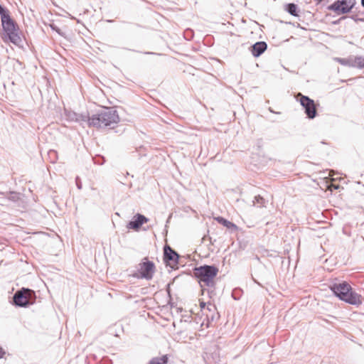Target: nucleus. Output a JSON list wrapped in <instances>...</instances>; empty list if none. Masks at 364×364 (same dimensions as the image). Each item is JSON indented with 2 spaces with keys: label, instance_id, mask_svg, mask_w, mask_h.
I'll return each instance as SVG.
<instances>
[{
  "label": "nucleus",
  "instance_id": "22",
  "mask_svg": "<svg viewBox=\"0 0 364 364\" xmlns=\"http://www.w3.org/2000/svg\"><path fill=\"white\" fill-rule=\"evenodd\" d=\"M346 4H348V6H351V9H353V7L354 6V5L355 4L356 1L355 0H345Z\"/></svg>",
  "mask_w": 364,
  "mask_h": 364
},
{
  "label": "nucleus",
  "instance_id": "27",
  "mask_svg": "<svg viewBox=\"0 0 364 364\" xmlns=\"http://www.w3.org/2000/svg\"><path fill=\"white\" fill-rule=\"evenodd\" d=\"M361 5L364 8V0H361Z\"/></svg>",
  "mask_w": 364,
  "mask_h": 364
},
{
  "label": "nucleus",
  "instance_id": "18",
  "mask_svg": "<svg viewBox=\"0 0 364 364\" xmlns=\"http://www.w3.org/2000/svg\"><path fill=\"white\" fill-rule=\"evenodd\" d=\"M287 11L292 16H297V6L294 4H288L287 6Z\"/></svg>",
  "mask_w": 364,
  "mask_h": 364
},
{
  "label": "nucleus",
  "instance_id": "1",
  "mask_svg": "<svg viewBox=\"0 0 364 364\" xmlns=\"http://www.w3.org/2000/svg\"><path fill=\"white\" fill-rule=\"evenodd\" d=\"M82 120L87 121L90 127L104 128L117 124L119 117L117 110L112 107H106L92 117L81 116Z\"/></svg>",
  "mask_w": 364,
  "mask_h": 364
},
{
  "label": "nucleus",
  "instance_id": "28",
  "mask_svg": "<svg viewBox=\"0 0 364 364\" xmlns=\"http://www.w3.org/2000/svg\"><path fill=\"white\" fill-rule=\"evenodd\" d=\"M359 20L361 21H364L363 18H360Z\"/></svg>",
  "mask_w": 364,
  "mask_h": 364
},
{
  "label": "nucleus",
  "instance_id": "7",
  "mask_svg": "<svg viewBox=\"0 0 364 364\" xmlns=\"http://www.w3.org/2000/svg\"><path fill=\"white\" fill-rule=\"evenodd\" d=\"M300 102L305 109V113L309 119H314L316 115V109L313 100L306 96H301Z\"/></svg>",
  "mask_w": 364,
  "mask_h": 364
},
{
  "label": "nucleus",
  "instance_id": "11",
  "mask_svg": "<svg viewBox=\"0 0 364 364\" xmlns=\"http://www.w3.org/2000/svg\"><path fill=\"white\" fill-rule=\"evenodd\" d=\"M267 48V45L265 42H257L252 46V54L255 57H259L266 50Z\"/></svg>",
  "mask_w": 364,
  "mask_h": 364
},
{
  "label": "nucleus",
  "instance_id": "20",
  "mask_svg": "<svg viewBox=\"0 0 364 364\" xmlns=\"http://www.w3.org/2000/svg\"><path fill=\"white\" fill-rule=\"evenodd\" d=\"M6 198L9 200L16 202L18 201L20 198V195L18 193L11 191L6 195Z\"/></svg>",
  "mask_w": 364,
  "mask_h": 364
},
{
  "label": "nucleus",
  "instance_id": "24",
  "mask_svg": "<svg viewBox=\"0 0 364 364\" xmlns=\"http://www.w3.org/2000/svg\"><path fill=\"white\" fill-rule=\"evenodd\" d=\"M4 354V350L1 348H0V358L3 357Z\"/></svg>",
  "mask_w": 364,
  "mask_h": 364
},
{
  "label": "nucleus",
  "instance_id": "14",
  "mask_svg": "<svg viewBox=\"0 0 364 364\" xmlns=\"http://www.w3.org/2000/svg\"><path fill=\"white\" fill-rule=\"evenodd\" d=\"M215 220L223 226L230 228V229H235L236 230L237 228V225L234 223H231L230 221L225 219L223 217H217L215 218Z\"/></svg>",
  "mask_w": 364,
  "mask_h": 364
},
{
  "label": "nucleus",
  "instance_id": "21",
  "mask_svg": "<svg viewBox=\"0 0 364 364\" xmlns=\"http://www.w3.org/2000/svg\"><path fill=\"white\" fill-rule=\"evenodd\" d=\"M52 30L56 31L59 35L64 36L63 33L61 32L60 29L57 27L55 24H50V25Z\"/></svg>",
  "mask_w": 364,
  "mask_h": 364
},
{
  "label": "nucleus",
  "instance_id": "9",
  "mask_svg": "<svg viewBox=\"0 0 364 364\" xmlns=\"http://www.w3.org/2000/svg\"><path fill=\"white\" fill-rule=\"evenodd\" d=\"M329 9L336 11L338 14H347L351 10V6H348L346 1H337L329 6Z\"/></svg>",
  "mask_w": 364,
  "mask_h": 364
},
{
  "label": "nucleus",
  "instance_id": "23",
  "mask_svg": "<svg viewBox=\"0 0 364 364\" xmlns=\"http://www.w3.org/2000/svg\"><path fill=\"white\" fill-rule=\"evenodd\" d=\"M200 309H201V311H203V313H205L206 312V306H207V304H205V302H200Z\"/></svg>",
  "mask_w": 364,
  "mask_h": 364
},
{
  "label": "nucleus",
  "instance_id": "2",
  "mask_svg": "<svg viewBox=\"0 0 364 364\" xmlns=\"http://www.w3.org/2000/svg\"><path fill=\"white\" fill-rule=\"evenodd\" d=\"M330 288L336 296L350 304L356 305L362 303L361 296L353 292L350 285L346 282L335 283Z\"/></svg>",
  "mask_w": 364,
  "mask_h": 364
},
{
  "label": "nucleus",
  "instance_id": "15",
  "mask_svg": "<svg viewBox=\"0 0 364 364\" xmlns=\"http://www.w3.org/2000/svg\"><path fill=\"white\" fill-rule=\"evenodd\" d=\"M334 60L338 62L342 65L345 66H349L353 67V55L349 56L346 58H335Z\"/></svg>",
  "mask_w": 364,
  "mask_h": 364
},
{
  "label": "nucleus",
  "instance_id": "5",
  "mask_svg": "<svg viewBox=\"0 0 364 364\" xmlns=\"http://www.w3.org/2000/svg\"><path fill=\"white\" fill-rule=\"evenodd\" d=\"M35 298L36 296L33 291L23 288L15 293L13 299L16 306L26 307L33 304Z\"/></svg>",
  "mask_w": 364,
  "mask_h": 364
},
{
  "label": "nucleus",
  "instance_id": "26",
  "mask_svg": "<svg viewBox=\"0 0 364 364\" xmlns=\"http://www.w3.org/2000/svg\"><path fill=\"white\" fill-rule=\"evenodd\" d=\"M334 189H338L339 188L338 185H332L331 186Z\"/></svg>",
  "mask_w": 364,
  "mask_h": 364
},
{
  "label": "nucleus",
  "instance_id": "16",
  "mask_svg": "<svg viewBox=\"0 0 364 364\" xmlns=\"http://www.w3.org/2000/svg\"><path fill=\"white\" fill-rule=\"evenodd\" d=\"M0 16L1 23L11 18L9 11L0 4Z\"/></svg>",
  "mask_w": 364,
  "mask_h": 364
},
{
  "label": "nucleus",
  "instance_id": "19",
  "mask_svg": "<svg viewBox=\"0 0 364 364\" xmlns=\"http://www.w3.org/2000/svg\"><path fill=\"white\" fill-rule=\"evenodd\" d=\"M253 205L257 207H263L265 205V200L260 196H256L253 200Z\"/></svg>",
  "mask_w": 364,
  "mask_h": 364
},
{
  "label": "nucleus",
  "instance_id": "3",
  "mask_svg": "<svg viewBox=\"0 0 364 364\" xmlns=\"http://www.w3.org/2000/svg\"><path fill=\"white\" fill-rule=\"evenodd\" d=\"M218 272V269L214 266L204 265L194 269L193 273L199 279L202 287H213L214 278Z\"/></svg>",
  "mask_w": 364,
  "mask_h": 364
},
{
  "label": "nucleus",
  "instance_id": "10",
  "mask_svg": "<svg viewBox=\"0 0 364 364\" xmlns=\"http://www.w3.org/2000/svg\"><path fill=\"white\" fill-rule=\"evenodd\" d=\"M135 218L136 219L134 220L130 221L127 224V228L137 230L144 223L148 221V218L139 213L136 214Z\"/></svg>",
  "mask_w": 364,
  "mask_h": 364
},
{
  "label": "nucleus",
  "instance_id": "13",
  "mask_svg": "<svg viewBox=\"0 0 364 364\" xmlns=\"http://www.w3.org/2000/svg\"><path fill=\"white\" fill-rule=\"evenodd\" d=\"M353 68L364 69V56L353 55Z\"/></svg>",
  "mask_w": 364,
  "mask_h": 364
},
{
  "label": "nucleus",
  "instance_id": "17",
  "mask_svg": "<svg viewBox=\"0 0 364 364\" xmlns=\"http://www.w3.org/2000/svg\"><path fill=\"white\" fill-rule=\"evenodd\" d=\"M168 358L166 355H163L161 357H156L152 358L149 364H167Z\"/></svg>",
  "mask_w": 364,
  "mask_h": 364
},
{
  "label": "nucleus",
  "instance_id": "8",
  "mask_svg": "<svg viewBox=\"0 0 364 364\" xmlns=\"http://www.w3.org/2000/svg\"><path fill=\"white\" fill-rule=\"evenodd\" d=\"M164 260L171 265L178 264V255L168 245L164 247Z\"/></svg>",
  "mask_w": 364,
  "mask_h": 364
},
{
  "label": "nucleus",
  "instance_id": "12",
  "mask_svg": "<svg viewBox=\"0 0 364 364\" xmlns=\"http://www.w3.org/2000/svg\"><path fill=\"white\" fill-rule=\"evenodd\" d=\"M206 312L204 314L206 315V318L208 320V323L210 321H213L214 319L218 318V314L216 312V307L215 305L208 303L206 306ZM208 326V324H207Z\"/></svg>",
  "mask_w": 364,
  "mask_h": 364
},
{
  "label": "nucleus",
  "instance_id": "4",
  "mask_svg": "<svg viewBox=\"0 0 364 364\" xmlns=\"http://www.w3.org/2000/svg\"><path fill=\"white\" fill-rule=\"evenodd\" d=\"M155 272V265L153 262L144 258V261L139 264L137 272L131 274L132 277L137 279H146L150 280L153 278Z\"/></svg>",
  "mask_w": 364,
  "mask_h": 364
},
{
  "label": "nucleus",
  "instance_id": "25",
  "mask_svg": "<svg viewBox=\"0 0 364 364\" xmlns=\"http://www.w3.org/2000/svg\"><path fill=\"white\" fill-rule=\"evenodd\" d=\"M77 179H78V178H77V179H76V180H77L76 183H77V188H78L79 189H81V188H82V187H81V184H80V183H79V182L77 181Z\"/></svg>",
  "mask_w": 364,
  "mask_h": 364
},
{
  "label": "nucleus",
  "instance_id": "6",
  "mask_svg": "<svg viewBox=\"0 0 364 364\" xmlns=\"http://www.w3.org/2000/svg\"><path fill=\"white\" fill-rule=\"evenodd\" d=\"M3 29L5 32V36L14 45L18 46L21 42V38L18 33V26L11 19L5 21L1 23Z\"/></svg>",
  "mask_w": 364,
  "mask_h": 364
}]
</instances>
